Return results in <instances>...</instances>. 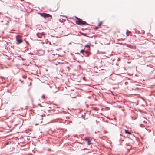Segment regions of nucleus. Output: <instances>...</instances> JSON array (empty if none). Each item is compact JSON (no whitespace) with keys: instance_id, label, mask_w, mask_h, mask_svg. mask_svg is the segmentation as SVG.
Returning <instances> with one entry per match:
<instances>
[{"instance_id":"obj_1","label":"nucleus","mask_w":155,"mask_h":155,"mask_svg":"<svg viewBox=\"0 0 155 155\" xmlns=\"http://www.w3.org/2000/svg\"><path fill=\"white\" fill-rule=\"evenodd\" d=\"M75 18L78 20L76 21V23L78 25H85L87 24V23L85 21H83L81 19L75 16Z\"/></svg>"},{"instance_id":"obj_2","label":"nucleus","mask_w":155,"mask_h":155,"mask_svg":"<svg viewBox=\"0 0 155 155\" xmlns=\"http://www.w3.org/2000/svg\"><path fill=\"white\" fill-rule=\"evenodd\" d=\"M16 40L17 41V44H19L23 42V40L22 39V37L21 36L18 35H17L16 36Z\"/></svg>"},{"instance_id":"obj_3","label":"nucleus","mask_w":155,"mask_h":155,"mask_svg":"<svg viewBox=\"0 0 155 155\" xmlns=\"http://www.w3.org/2000/svg\"><path fill=\"white\" fill-rule=\"evenodd\" d=\"M41 15L44 18L50 17V19H51L52 18V15L48 14L45 13H41Z\"/></svg>"},{"instance_id":"obj_4","label":"nucleus","mask_w":155,"mask_h":155,"mask_svg":"<svg viewBox=\"0 0 155 155\" xmlns=\"http://www.w3.org/2000/svg\"><path fill=\"white\" fill-rule=\"evenodd\" d=\"M84 140L87 142L88 145H89L91 144V142L89 138L85 137V138Z\"/></svg>"},{"instance_id":"obj_5","label":"nucleus","mask_w":155,"mask_h":155,"mask_svg":"<svg viewBox=\"0 0 155 155\" xmlns=\"http://www.w3.org/2000/svg\"><path fill=\"white\" fill-rule=\"evenodd\" d=\"M37 35L38 37L39 38H42L43 37L41 35V33H37Z\"/></svg>"},{"instance_id":"obj_6","label":"nucleus","mask_w":155,"mask_h":155,"mask_svg":"<svg viewBox=\"0 0 155 155\" xmlns=\"http://www.w3.org/2000/svg\"><path fill=\"white\" fill-rule=\"evenodd\" d=\"M127 36H128L129 35H130V36H131L132 35V33L130 31H127L126 32Z\"/></svg>"},{"instance_id":"obj_7","label":"nucleus","mask_w":155,"mask_h":155,"mask_svg":"<svg viewBox=\"0 0 155 155\" xmlns=\"http://www.w3.org/2000/svg\"><path fill=\"white\" fill-rule=\"evenodd\" d=\"M125 132L126 133H127V134H131V133L130 132H129L128 130H125Z\"/></svg>"},{"instance_id":"obj_8","label":"nucleus","mask_w":155,"mask_h":155,"mask_svg":"<svg viewBox=\"0 0 155 155\" xmlns=\"http://www.w3.org/2000/svg\"><path fill=\"white\" fill-rule=\"evenodd\" d=\"M41 35H42V36L44 37V38L45 37V33L44 32H42V33H40Z\"/></svg>"},{"instance_id":"obj_9","label":"nucleus","mask_w":155,"mask_h":155,"mask_svg":"<svg viewBox=\"0 0 155 155\" xmlns=\"http://www.w3.org/2000/svg\"><path fill=\"white\" fill-rule=\"evenodd\" d=\"M84 50H85L84 49L81 50V53H83L84 52V51H85Z\"/></svg>"},{"instance_id":"obj_10","label":"nucleus","mask_w":155,"mask_h":155,"mask_svg":"<svg viewBox=\"0 0 155 155\" xmlns=\"http://www.w3.org/2000/svg\"><path fill=\"white\" fill-rule=\"evenodd\" d=\"M102 23H103V22H102V21H101V22L99 23V25H98V26H100L102 24Z\"/></svg>"},{"instance_id":"obj_11","label":"nucleus","mask_w":155,"mask_h":155,"mask_svg":"<svg viewBox=\"0 0 155 155\" xmlns=\"http://www.w3.org/2000/svg\"><path fill=\"white\" fill-rule=\"evenodd\" d=\"M85 47H89V48L90 47V46L89 45H85Z\"/></svg>"},{"instance_id":"obj_12","label":"nucleus","mask_w":155,"mask_h":155,"mask_svg":"<svg viewBox=\"0 0 155 155\" xmlns=\"http://www.w3.org/2000/svg\"><path fill=\"white\" fill-rule=\"evenodd\" d=\"M43 98V99H44L45 98V95H43L42 96Z\"/></svg>"},{"instance_id":"obj_13","label":"nucleus","mask_w":155,"mask_h":155,"mask_svg":"<svg viewBox=\"0 0 155 155\" xmlns=\"http://www.w3.org/2000/svg\"><path fill=\"white\" fill-rule=\"evenodd\" d=\"M144 122V123H147V122H145V121H143Z\"/></svg>"},{"instance_id":"obj_14","label":"nucleus","mask_w":155,"mask_h":155,"mask_svg":"<svg viewBox=\"0 0 155 155\" xmlns=\"http://www.w3.org/2000/svg\"><path fill=\"white\" fill-rule=\"evenodd\" d=\"M42 117H43V116H45V115H41Z\"/></svg>"},{"instance_id":"obj_15","label":"nucleus","mask_w":155,"mask_h":155,"mask_svg":"<svg viewBox=\"0 0 155 155\" xmlns=\"http://www.w3.org/2000/svg\"><path fill=\"white\" fill-rule=\"evenodd\" d=\"M49 108H51V107H49Z\"/></svg>"}]
</instances>
